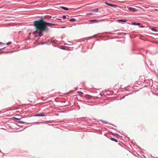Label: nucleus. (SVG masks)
I'll return each instance as SVG.
<instances>
[{"instance_id":"20e7f679","label":"nucleus","mask_w":158,"mask_h":158,"mask_svg":"<svg viewBox=\"0 0 158 158\" xmlns=\"http://www.w3.org/2000/svg\"><path fill=\"white\" fill-rule=\"evenodd\" d=\"M118 22H126L127 21V20H123V19H119L118 21Z\"/></svg>"},{"instance_id":"6ab92c4d","label":"nucleus","mask_w":158,"mask_h":158,"mask_svg":"<svg viewBox=\"0 0 158 158\" xmlns=\"http://www.w3.org/2000/svg\"><path fill=\"white\" fill-rule=\"evenodd\" d=\"M15 119H17V120H19V118H14Z\"/></svg>"},{"instance_id":"423d86ee","label":"nucleus","mask_w":158,"mask_h":158,"mask_svg":"<svg viewBox=\"0 0 158 158\" xmlns=\"http://www.w3.org/2000/svg\"><path fill=\"white\" fill-rule=\"evenodd\" d=\"M106 4L107 5H108L110 6H116L115 5H113V4H110V3H107V2H106Z\"/></svg>"},{"instance_id":"4be33fe9","label":"nucleus","mask_w":158,"mask_h":158,"mask_svg":"<svg viewBox=\"0 0 158 158\" xmlns=\"http://www.w3.org/2000/svg\"><path fill=\"white\" fill-rule=\"evenodd\" d=\"M2 44V43L1 42H0V44Z\"/></svg>"},{"instance_id":"7ed1b4c3","label":"nucleus","mask_w":158,"mask_h":158,"mask_svg":"<svg viewBox=\"0 0 158 158\" xmlns=\"http://www.w3.org/2000/svg\"><path fill=\"white\" fill-rule=\"evenodd\" d=\"M36 116H44L45 115L43 113H41L39 114H36L35 115Z\"/></svg>"},{"instance_id":"0eeeda50","label":"nucleus","mask_w":158,"mask_h":158,"mask_svg":"<svg viewBox=\"0 0 158 158\" xmlns=\"http://www.w3.org/2000/svg\"><path fill=\"white\" fill-rule=\"evenodd\" d=\"M131 24L132 25H139L140 24V23H131Z\"/></svg>"},{"instance_id":"2eb2a0df","label":"nucleus","mask_w":158,"mask_h":158,"mask_svg":"<svg viewBox=\"0 0 158 158\" xmlns=\"http://www.w3.org/2000/svg\"><path fill=\"white\" fill-rule=\"evenodd\" d=\"M38 33V32L37 31H35L34 32V33L36 35V34H37V33Z\"/></svg>"},{"instance_id":"f3484780","label":"nucleus","mask_w":158,"mask_h":158,"mask_svg":"<svg viewBox=\"0 0 158 158\" xmlns=\"http://www.w3.org/2000/svg\"><path fill=\"white\" fill-rule=\"evenodd\" d=\"M11 43L9 42H8L7 43V45H9V44H11Z\"/></svg>"},{"instance_id":"a211bd4d","label":"nucleus","mask_w":158,"mask_h":158,"mask_svg":"<svg viewBox=\"0 0 158 158\" xmlns=\"http://www.w3.org/2000/svg\"><path fill=\"white\" fill-rule=\"evenodd\" d=\"M62 18L64 19H65L66 18V16L65 15L63 16H62Z\"/></svg>"},{"instance_id":"f257e3e1","label":"nucleus","mask_w":158,"mask_h":158,"mask_svg":"<svg viewBox=\"0 0 158 158\" xmlns=\"http://www.w3.org/2000/svg\"><path fill=\"white\" fill-rule=\"evenodd\" d=\"M34 23L36 29L39 30L38 36L40 37L42 36L43 31H45L47 32L49 31V29L47 27V26L51 27L56 25L54 24L45 22L42 19L34 21Z\"/></svg>"},{"instance_id":"39448f33","label":"nucleus","mask_w":158,"mask_h":158,"mask_svg":"<svg viewBox=\"0 0 158 158\" xmlns=\"http://www.w3.org/2000/svg\"><path fill=\"white\" fill-rule=\"evenodd\" d=\"M89 21L90 22H95V23L98 22V20H90Z\"/></svg>"},{"instance_id":"9b49d317","label":"nucleus","mask_w":158,"mask_h":158,"mask_svg":"<svg viewBox=\"0 0 158 158\" xmlns=\"http://www.w3.org/2000/svg\"><path fill=\"white\" fill-rule=\"evenodd\" d=\"M69 20L71 22H74L75 21L76 19L74 18H72L70 19Z\"/></svg>"},{"instance_id":"4468645a","label":"nucleus","mask_w":158,"mask_h":158,"mask_svg":"<svg viewBox=\"0 0 158 158\" xmlns=\"http://www.w3.org/2000/svg\"><path fill=\"white\" fill-rule=\"evenodd\" d=\"M77 92L79 94H83V92H81V91H78Z\"/></svg>"},{"instance_id":"aec40b11","label":"nucleus","mask_w":158,"mask_h":158,"mask_svg":"<svg viewBox=\"0 0 158 158\" xmlns=\"http://www.w3.org/2000/svg\"><path fill=\"white\" fill-rule=\"evenodd\" d=\"M155 10H158V9H155Z\"/></svg>"},{"instance_id":"f03ea898","label":"nucleus","mask_w":158,"mask_h":158,"mask_svg":"<svg viewBox=\"0 0 158 158\" xmlns=\"http://www.w3.org/2000/svg\"><path fill=\"white\" fill-rule=\"evenodd\" d=\"M129 10L131 11H137V10L134 8L130 7L128 8Z\"/></svg>"},{"instance_id":"6e6552de","label":"nucleus","mask_w":158,"mask_h":158,"mask_svg":"<svg viewBox=\"0 0 158 158\" xmlns=\"http://www.w3.org/2000/svg\"><path fill=\"white\" fill-rule=\"evenodd\" d=\"M61 8L64 10H68V8L67 7H66L64 6H61Z\"/></svg>"},{"instance_id":"dca6fc26","label":"nucleus","mask_w":158,"mask_h":158,"mask_svg":"<svg viewBox=\"0 0 158 158\" xmlns=\"http://www.w3.org/2000/svg\"><path fill=\"white\" fill-rule=\"evenodd\" d=\"M18 122L19 123H24V122H23V121H18Z\"/></svg>"},{"instance_id":"9d476101","label":"nucleus","mask_w":158,"mask_h":158,"mask_svg":"<svg viewBox=\"0 0 158 158\" xmlns=\"http://www.w3.org/2000/svg\"><path fill=\"white\" fill-rule=\"evenodd\" d=\"M111 139L113 141H115V142H118V141H117V140L116 139H114V138H111Z\"/></svg>"},{"instance_id":"f8f14e48","label":"nucleus","mask_w":158,"mask_h":158,"mask_svg":"<svg viewBox=\"0 0 158 158\" xmlns=\"http://www.w3.org/2000/svg\"><path fill=\"white\" fill-rule=\"evenodd\" d=\"M85 97L87 98H91V96L89 95H86Z\"/></svg>"},{"instance_id":"1a4fd4ad","label":"nucleus","mask_w":158,"mask_h":158,"mask_svg":"<svg viewBox=\"0 0 158 158\" xmlns=\"http://www.w3.org/2000/svg\"><path fill=\"white\" fill-rule=\"evenodd\" d=\"M98 8L95 9H93L92 10V11H94L95 12H97L98 11Z\"/></svg>"},{"instance_id":"412c9836","label":"nucleus","mask_w":158,"mask_h":158,"mask_svg":"<svg viewBox=\"0 0 158 158\" xmlns=\"http://www.w3.org/2000/svg\"><path fill=\"white\" fill-rule=\"evenodd\" d=\"M62 49H64L65 48H62Z\"/></svg>"},{"instance_id":"ddd939ff","label":"nucleus","mask_w":158,"mask_h":158,"mask_svg":"<svg viewBox=\"0 0 158 158\" xmlns=\"http://www.w3.org/2000/svg\"><path fill=\"white\" fill-rule=\"evenodd\" d=\"M151 30H152V31H157V30L156 29H155V28H152L151 29Z\"/></svg>"}]
</instances>
